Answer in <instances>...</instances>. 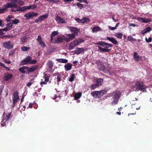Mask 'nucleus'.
<instances>
[{
	"mask_svg": "<svg viewBox=\"0 0 152 152\" xmlns=\"http://www.w3.org/2000/svg\"><path fill=\"white\" fill-rule=\"evenodd\" d=\"M96 45H101L104 48H102L100 46H98L99 50L104 52H109L111 49H108L110 47H112L113 45L111 44H109L104 42H97L95 44Z\"/></svg>",
	"mask_w": 152,
	"mask_h": 152,
	"instance_id": "obj_1",
	"label": "nucleus"
},
{
	"mask_svg": "<svg viewBox=\"0 0 152 152\" xmlns=\"http://www.w3.org/2000/svg\"><path fill=\"white\" fill-rule=\"evenodd\" d=\"M135 86L136 90L138 91H140L142 92H145L146 91V87L142 81L139 80L137 81Z\"/></svg>",
	"mask_w": 152,
	"mask_h": 152,
	"instance_id": "obj_2",
	"label": "nucleus"
},
{
	"mask_svg": "<svg viewBox=\"0 0 152 152\" xmlns=\"http://www.w3.org/2000/svg\"><path fill=\"white\" fill-rule=\"evenodd\" d=\"M121 96V93L119 91H114L112 94V96L113 99L111 102L112 104H116L118 103L119 99Z\"/></svg>",
	"mask_w": 152,
	"mask_h": 152,
	"instance_id": "obj_3",
	"label": "nucleus"
},
{
	"mask_svg": "<svg viewBox=\"0 0 152 152\" xmlns=\"http://www.w3.org/2000/svg\"><path fill=\"white\" fill-rule=\"evenodd\" d=\"M19 99L18 91H15L13 94L12 107L13 108L15 106V104Z\"/></svg>",
	"mask_w": 152,
	"mask_h": 152,
	"instance_id": "obj_4",
	"label": "nucleus"
},
{
	"mask_svg": "<svg viewBox=\"0 0 152 152\" xmlns=\"http://www.w3.org/2000/svg\"><path fill=\"white\" fill-rule=\"evenodd\" d=\"M11 2L12 3L13 6V8H17L18 6L17 4L20 6L23 5L24 4V1L22 0H11Z\"/></svg>",
	"mask_w": 152,
	"mask_h": 152,
	"instance_id": "obj_5",
	"label": "nucleus"
},
{
	"mask_svg": "<svg viewBox=\"0 0 152 152\" xmlns=\"http://www.w3.org/2000/svg\"><path fill=\"white\" fill-rule=\"evenodd\" d=\"M38 15V13L34 12H30L27 13H26L24 16V17L26 18V20H28L30 19H33L34 17L37 16Z\"/></svg>",
	"mask_w": 152,
	"mask_h": 152,
	"instance_id": "obj_6",
	"label": "nucleus"
},
{
	"mask_svg": "<svg viewBox=\"0 0 152 152\" xmlns=\"http://www.w3.org/2000/svg\"><path fill=\"white\" fill-rule=\"evenodd\" d=\"M68 28L70 31L75 36L78 35V33L80 31V29L76 27H68Z\"/></svg>",
	"mask_w": 152,
	"mask_h": 152,
	"instance_id": "obj_7",
	"label": "nucleus"
},
{
	"mask_svg": "<svg viewBox=\"0 0 152 152\" xmlns=\"http://www.w3.org/2000/svg\"><path fill=\"white\" fill-rule=\"evenodd\" d=\"M2 45L5 48L8 49H12L13 47V45L11 44L10 41L4 42Z\"/></svg>",
	"mask_w": 152,
	"mask_h": 152,
	"instance_id": "obj_8",
	"label": "nucleus"
},
{
	"mask_svg": "<svg viewBox=\"0 0 152 152\" xmlns=\"http://www.w3.org/2000/svg\"><path fill=\"white\" fill-rule=\"evenodd\" d=\"M30 7H28V6H25L22 7H18L16 10V11H18V12L21 11L22 12H24L26 11V10H30Z\"/></svg>",
	"mask_w": 152,
	"mask_h": 152,
	"instance_id": "obj_9",
	"label": "nucleus"
},
{
	"mask_svg": "<svg viewBox=\"0 0 152 152\" xmlns=\"http://www.w3.org/2000/svg\"><path fill=\"white\" fill-rule=\"evenodd\" d=\"M48 14L46 13L45 15L41 16L39 17L38 19H36L35 20V22L36 23L38 22H41L45 19L47 18L48 17Z\"/></svg>",
	"mask_w": 152,
	"mask_h": 152,
	"instance_id": "obj_10",
	"label": "nucleus"
},
{
	"mask_svg": "<svg viewBox=\"0 0 152 152\" xmlns=\"http://www.w3.org/2000/svg\"><path fill=\"white\" fill-rule=\"evenodd\" d=\"M75 36L73 34H68L66 35V37L65 39V40L66 42H69L75 38Z\"/></svg>",
	"mask_w": 152,
	"mask_h": 152,
	"instance_id": "obj_11",
	"label": "nucleus"
},
{
	"mask_svg": "<svg viewBox=\"0 0 152 152\" xmlns=\"http://www.w3.org/2000/svg\"><path fill=\"white\" fill-rule=\"evenodd\" d=\"M13 77V75L8 72L5 73L3 76V79L5 81H7L11 79Z\"/></svg>",
	"mask_w": 152,
	"mask_h": 152,
	"instance_id": "obj_12",
	"label": "nucleus"
},
{
	"mask_svg": "<svg viewBox=\"0 0 152 152\" xmlns=\"http://www.w3.org/2000/svg\"><path fill=\"white\" fill-rule=\"evenodd\" d=\"M76 50L74 51L73 52L74 54H79L82 52H84L85 51V50L83 48H77Z\"/></svg>",
	"mask_w": 152,
	"mask_h": 152,
	"instance_id": "obj_13",
	"label": "nucleus"
},
{
	"mask_svg": "<svg viewBox=\"0 0 152 152\" xmlns=\"http://www.w3.org/2000/svg\"><path fill=\"white\" fill-rule=\"evenodd\" d=\"M6 28H2L1 30L3 31H9L12 29V27L13 26V24L12 23H8L6 25Z\"/></svg>",
	"mask_w": 152,
	"mask_h": 152,
	"instance_id": "obj_14",
	"label": "nucleus"
},
{
	"mask_svg": "<svg viewBox=\"0 0 152 152\" xmlns=\"http://www.w3.org/2000/svg\"><path fill=\"white\" fill-rule=\"evenodd\" d=\"M78 44V42H77V39L74 41L70 43L69 47V49L71 50L73 49Z\"/></svg>",
	"mask_w": 152,
	"mask_h": 152,
	"instance_id": "obj_15",
	"label": "nucleus"
},
{
	"mask_svg": "<svg viewBox=\"0 0 152 152\" xmlns=\"http://www.w3.org/2000/svg\"><path fill=\"white\" fill-rule=\"evenodd\" d=\"M31 59V58L30 56H27L26 58L21 61V64L23 65L28 64L29 62H30Z\"/></svg>",
	"mask_w": 152,
	"mask_h": 152,
	"instance_id": "obj_16",
	"label": "nucleus"
},
{
	"mask_svg": "<svg viewBox=\"0 0 152 152\" xmlns=\"http://www.w3.org/2000/svg\"><path fill=\"white\" fill-rule=\"evenodd\" d=\"M107 39L112 43L113 44L117 45L118 44V42L117 40L114 37H107Z\"/></svg>",
	"mask_w": 152,
	"mask_h": 152,
	"instance_id": "obj_17",
	"label": "nucleus"
},
{
	"mask_svg": "<svg viewBox=\"0 0 152 152\" xmlns=\"http://www.w3.org/2000/svg\"><path fill=\"white\" fill-rule=\"evenodd\" d=\"M56 20L58 23H66V21L64 18H61L58 15L56 17Z\"/></svg>",
	"mask_w": 152,
	"mask_h": 152,
	"instance_id": "obj_18",
	"label": "nucleus"
},
{
	"mask_svg": "<svg viewBox=\"0 0 152 152\" xmlns=\"http://www.w3.org/2000/svg\"><path fill=\"white\" fill-rule=\"evenodd\" d=\"M54 76H57L56 78L57 79V82L58 85L59 84V82L61 80V76L58 72H56L53 74Z\"/></svg>",
	"mask_w": 152,
	"mask_h": 152,
	"instance_id": "obj_19",
	"label": "nucleus"
},
{
	"mask_svg": "<svg viewBox=\"0 0 152 152\" xmlns=\"http://www.w3.org/2000/svg\"><path fill=\"white\" fill-rule=\"evenodd\" d=\"M14 6L13 5L12 2H11V1L10 3H8L7 4L4 5L3 6V8L4 9V10L7 8H13Z\"/></svg>",
	"mask_w": 152,
	"mask_h": 152,
	"instance_id": "obj_20",
	"label": "nucleus"
},
{
	"mask_svg": "<svg viewBox=\"0 0 152 152\" xmlns=\"http://www.w3.org/2000/svg\"><path fill=\"white\" fill-rule=\"evenodd\" d=\"M72 66V64L70 63H67L64 65V67L66 71L70 70Z\"/></svg>",
	"mask_w": 152,
	"mask_h": 152,
	"instance_id": "obj_21",
	"label": "nucleus"
},
{
	"mask_svg": "<svg viewBox=\"0 0 152 152\" xmlns=\"http://www.w3.org/2000/svg\"><path fill=\"white\" fill-rule=\"evenodd\" d=\"M38 68L37 66H34L26 70V71L28 73L32 72L37 69Z\"/></svg>",
	"mask_w": 152,
	"mask_h": 152,
	"instance_id": "obj_22",
	"label": "nucleus"
},
{
	"mask_svg": "<svg viewBox=\"0 0 152 152\" xmlns=\"http://www.w3.org/2000/svg\"><path fill=\"white\" fill-rule=\"evenodd\" d=\"M28 67L26 66H23L20 68L19 69V71L23 73H26V70L28 69Z\"/></svg>",
	"mask_w": 152,
	"mask_h": 152,
	"instance_id": "obj_23",
	"label": "nucleus"
},
{
	"mask_svg": "<svg viewBox=\"0 0 152 152\" xmlns=\"http://www.w3.org/2000/svg\"><path fill=\"white\" fill-rule=\"evenodd\" d=\"M98 91H94L91 92V94L95 98H99Z\"/></svg>",
	"mask_w": 152,
	"mask_h": 152,
	"instance_id": "obj_24",
	"label": "nucleus"
},
{
	"mask_svg": "<svg viewBox=\"0 0 152 152\" xmlns=\"http://www.w3.org/2000/svg\"><path fill=\"white\" fill-rule=\"evenodd\" d=\"M56 60L59 62L63 63H66L68 62V60L67 59L64 58H57L56 59Z\"/></svg>",
	"mask_w": 152,
	"mask_h": 152,
	"instance_id": "obj_25",
	"label": "nucleus"
},
{
	"mask_svg": "<svg viewBox=\"0 0 152 152\" xmlns=\"http://www.w3.org/2000/svg\"><path fill=\"white\" fill-rule=\"evenodd\" d=\"M104 80L102 78H99L97 79L96 81V83L99 86H101Z\"/></svg>",
	"mask_w": 152,
	"mask_h": 152,
	"instance_id": "obj_26",
	"label": "nucleus"
},
{
	"mask_svg": "<svg viewBox=\"0 0 152 152\" xmlns=\"http://www.w3.org/2000/svg\"><path fill=\"white\" fill-rule=\"evenodd\" d=\"M151 30V28L148 27L143 29L141 32L142 34H144L148 32H149Z\"/></svg>",
	"mask_w": 152,
	"mask_h": 152,
	"instance_id": "obj_27",
	"label": "nucleus"
},
{
	"mask_svg": "<svg viewBox=\"0 0 152 152\" xmlns=\"http://www.w3.org/2000/svg\"><path fill=\"white\" fill-rule=\"evenodd\" d=\"M47 64L48 66V68L50 69H51L53 66V63L51 60H49Z\"/></svg>",
	"mask_w": 152,
	"mask_h": 152,
	"instance_id": "obj_28",
	"label": "nucleus"
},
{
	"mask_svg": "<svg viewBox=\"0 0 152 152\" xmlns=\"http://www.w3.org/2000/svg\"><path fill=\"white\" fill-rule=\"evenodd\" d=\"M123 35V34L122 33L119 32L116 33L114 35V36L120 39H121L122 38Z\"/></svg>",
	"mask_w": 152,
	"mask_h": 152,
	"instance_id": "obj_29",
	"label": "nucleus"
},
{
	"mask_svg": "<svg viewBox=\"0 0 152 152\" xmlns=\"http://www.w3.org/2000/svg\"><path fill=\"white\" fill-rule=\"evenodd\" d=\"M64 41V39L61 38V37H58L57 38V39L55 40L56 43H61Z\"/></svg>",
	"mask_w": 152,
	"mask_h": 152,
	"instance_id": "obj_30",
	"label": "nucleus"
},
{
	"mask_svg": "<svg viewBox=\"0 0 152 152\" xmlns=\"http://www.w3.org/2000/svg\"><path fill=\"white\" fill-rule=\"evenodd\" d=\"M81 93H77L76 94L74 95V98L75 100H77L79 99L81 96Z\"/></svg>",
	"mask_w": 152,
	"mask_h": 152,
	"instance_id": "obj_31",
	"label": "nucleus"
},
{
	"mask_svg": "<svg viewBox=\"0 0 152 152\" xmlns=\"http://www.w3.org/2000/svg\"><path fill=\"white\" fill-rule=\"evenodd\" d=\"M99 86L96 83L95 84L91 85L90 89L91 90H94Z\"/></svg>",
	"mask_w": 152,
	"mask_h": 152,
	"instance_id": "obj_32",
	"label": "nucleus"
},
{
	"mask_svg": "<svg viewBox=\"0 0 152 152\" xmlns=\"http://www.w3.org/2000/svg\"><path fill=\"white\" fill-rule=\"evenodd\" d=\"M134 58L136 59L135 60L138 61L139 60V58H140V57L138 55V53L136 52H134Z\"/></svg>",
	"mask_w": 152,
	"mask_h": 152,
	"instance_id": "obj_33",
	"label": "nucleus"
},
{
	"mask_svg": "<svg viewBox=\"0 0 152 152\" xmlns=\"http://www.w3.org/2000/svg\"><path fill=\"white\" fill-rule=\"evenodd\" d=\"M58 34V32L57 31H54L52 33L51 36V40H52L53 37Z\"/></svg>",
	"mask_w": 152,
	"mask_h": 152,
	"instance_id": "obj_34",
	"label": "nucleus"
},
{
	"mask_svg": "<svg viewBox=\"0 0 152 152\" xmlns=\"http://www.w3.org/2000/svg\"><path fill=\"white\" fill-rule=\"evenodd\" d=\"M21 44H24L26 42L27 39L26 36H24L22 37L20 39Z\"/></svg>",
	"mask_w": 152,
	"mask_h": 152,
	"instance_id": "obj_35",
	"label": "nucleus"
},
{
	"mask_svg": "<svg viewBox=\"0 0 152 152\" xmlns=\"http://www.w3.org/2000/svg\"><path fill=\"white\" fill-rule=\"evenodd\" d=\"M89 19L87 17H83L82 19V23H85L88 22L90 21Z\"/></svg>",
	"mask_w": 152,
	"mask_h": 152,
	"instance_id": "obj_36",
	"label": "nucleus"
},
{
	"mask_svg": "<svg viewBox=\"0 0 152 152\" xmlns=\"http://www.w3.org/2000/svg\"><path fill=\"white\" fill-rule=\"evenodd\" d=\"M11 113H10L8 114L5 117L4 119L6 121H7L9 120L10 118L11 115Z\"/></svg>",
	"mask_w": 152,
	"mask_h": 152,
	"instance_id": "obj_37",
	"label": "nucleus"
},
{
	"mask_svg": "<svg viewBox=\"0 0 152 152\" xmlns=\"http://www.w3.org/2000/svg\"><path fill=\"white\" fill-rule=\"evenodd\" d=\"M75 74H73L71 75L70 77L69 78V80L70 82H72L74 80V79H75Z\"/></svg>",
	"mask_w": 152,
	"mask_h": 152,
	"instance_id": "obj_38",
	"label": "nucleus"
},
{
	"mask_svg": "<svg viewBox=\"0 0 152 152\" xmlns=\"http://www.w3.org/2000/svg\"><path fill=\"white\" fill-rule=\"evenodd\" d=\"M99 69L101 71L106 72L105 66L104 65L101 64L100 65Z\"/></svg>",
	"mask_w": 152,
	"mask_h": 152,
	"instance_id": "obj_39",
	"label": "nucleus"
},
{
	"mask_svg": "<svg viewBox=\"0 0 152 152\" xmlns=\"http://www.w3.org/2000/svg\"><path fill=\"white\" fill-rule=\"evenodd\" d=\"M30 49V47H27L26 46H23L21 48V50L24 52L27 51V50H29Z\"/></svg>",
	"mask_w": 152,
	"mask_h": 152,
	"instance_id": "obj_40",
	"label": "nucleus"
},
{
	"mask_svg": "<svg viewBox=\"0 0 152 152\" xmlns=\"http://www.w3.org/2000/svg\"><path fill=\"white\" fill-rule=\"evenodd\" d=\"M100 29V28L98 26L95 27L93 28L92 31L95 32L98 31Z\"/></svg>",
	"mask_w": 152,
	"mask_h": 152,
	"instance_id": "obj_41",
	"label": "nucleus"
},
{
	"mask_svg": "<svg viewBox=\"0 0 152 152\" xmlns=\"http://www.w3.org/2000/svg\"><path fill=\"white\" fill-rule=\"evenodd\" d=\"M128 41H136V40L135 39H134L132 38L131 36H128Z\"/></svg>",
	"mask_w": 152,
	"mask_h": 152,
	"instance_id": "obj_42",
	"label": "nucleus"
},
{
	"mask_svg": "<svg viewBox=\"0 0 152 152\" xmlns=\"http://www.w3.org/2000/svg\"><path fill=\"white\" fill-rule=\"evenodd\" d=\"M151 19L144 18L143 23H149L150 22H151Z\"/></svg>",
	"mask_w": 152,
	"mask_h": 152,
	"instance_id": "obj_43",
	"label": "nucleus"
},
{
	"mask_svg": "<svg viewBox=\"0 0 152 152\" xmlns=\"http://www.w3.org/2000/svg\"><path fill=\"white\" fill-rule=\"evenodd\" d=\"M12 21V24H16L19 22V20L18 19H15Z\"/></svg>",
	"mask_w": 152,
	"mask_h": 152,
	"instance_id": "obj_44",
	"label": "nucleus"
},
{
	"mask_svg": "<svg viewBox=\"0 0 152 152\" xmlns=\"http://www.w3.org/2000/svg\"><path fill=\"white\" fill-rule=\"evenodd\" d=\"M7 121H6L4 120H3L1 122V125L2 127H3L6 126V122Z\"/></svg>",
	"mask_w": 152,
	"mask_h": 152,
	"instance_id": "obj_45",
	"label": "nucleus"
},
{
	"mask_svg": "<svg viewBox=\"0 0 152 152\" xmlns=\"http://www.w3.org/2000/svg\"><path fill=\"white\" fill-rule=\"evenodd\" d=\"M37 41L38 42L39 44L42 42V37L41 36H40V35L38 36L37 38Z\"/></svg>",
	"mask_w": 152,
	"mask_h": 152,
	"instance_id": "obj_46",
	"label": "nucleus"
},
{
	"mask_svg": "<svg viewBox=\"0 0 152 152\" xmlns=\"http://www.w3.org/2000/svg\"><path fill=\"white\" fill-rule=\"evenodd\" d=\"M14 18V17L13 16H11L10 15H9L7 17V18L6 19V20H7V22H9L11 20V19L12 18Z\"/></svg>",
	"mask_w": 152,
	"mask_h": 152,
	"instance_id": "obj_47",
	"label": "nucleus"
},
{
	"mask_svg": "<svg viewBox=\"0 0 152 152\" xmlns=\"http://www.w3.org/2000/svg\"><path fill=\"white\" fill-rule=\"evenodd\" d=\"M77 6L80 9H82L83 7V5L79 3H77L76 4Z\"/></svg>",
	"mask_w": 152,
	"mask_h": 152,
	"instance_id": "obj_48",
	"label": "nucleus"
},
{
	"mask_svg": "<svg viewBox=\"0 0 152 152\" xmlns=\"http://www.w3.org/2000/svg\"><path fill=\"white\" fill-rule=\"evenodd\" d=\"M137 19L138 21L141 23H142L143 22L144 18L139 17L137 18Z\"/></svg>",
	"mask_w": 152,
	"mask_h": 152,
	"instance_id": "obj_49",
	"label": "nucleus"
},
{
	"mask_svg": "<svg viewBox=\"0 0 152 152\" xmlns=\"http://www.w3.org/2000/svg\"><path fill=\"white\" fill-rule=\"evenodd\" d=\"M0 66H1L6 69L7 70H10V68L9 67H6L4 64H3V63H0Z\"/></svg>",
	"mask_w": 152,
	"mask_h": 152,
	"instance_id": "obj_50",
	"label": "nucleus"
},
{
	"mask_svg": "<svg viewBox=\"0 0 152 152\" xmlns=\"http://www.w3.org/2000/svg\"><path fill=\"white\" fill-rule=\"evenodd\" d=\"M4 88V86L2 85L0 86V96L1 95L2 92Z\"/></svg>",
	"mask_w": 152,
	"mask_h": 152,
	"instance_id": "obj_51",
	"label": "nucleus"
},
{
	"mask_svg": "<svg viewBox=\"0 0 152 152\" xmlns=\"http://www.w3.org/2000/svg\"><path fill=\"white\" fill-rule=\"evenodd\" d=\"M102 96L104 94H106L107 93V91L104 90H102L99 91Z\"/></svg>",
	"mask_w": 152,
	"mask_h": 152,
	"instance_id": "obj_52",
	"label": "nucleus"
},
{
	"mask_svg": "<svg viewBox=\"0 0 152 152\" xmlns=\"http://www.w3.org/2000/svg\"><path fill=\"white\" fill-rule=\"evenodd\" d=\"M15 51V50H13L10 51L9 53V56H12L14 53Z\"/></svg>",
	"mask_w": 152,
	"mask_h": 152,
	"instance_id": "obj_53",
	"label": "nucleus"
},
{
	"mask_svg": "<svg viewBox=\"0 0 152 152\" xmlns=\"http://www.w3.org/2000/svg\"><path fill=\"white\" fill-rule=\"evenodd\" d=\"M28 7H30V9H35L37 8V5H30L29 6H28Z\"/></svg>",
	"mask_w": 152,
	"mask_h": 152,
	"instance_id": "obj_54",
	"label": "nucleus"
},
{
	"mask_svg": "<svg viewBox=\"0 0 152 152\" xmlns=\"http://www.w3.org/2000/svg\"><path fill=\"white\" fill-rule=\"evenodd\" d=\"M39 44L41 46L42 48H44L45 46V43L44 42H43V41L42 42Z\"/></svg>",
	"mask_w": 152,
	"mask_h": 152,
	"instance_id": "obj_55",
	"label": "nucleus"
},
{
	"mask_svg": "<svg viewBox=\"0 0 152 152\" xmlns=\"http://www.w3.org/2000/svg\"><path fill=\"white\" fill-rule=\"evenodd\" d=\"M75 20L77 22L79 23H82L83 22L82 19L81 20L78 18H75Z\"/></svg>",
	"mask_w": 152,
	"mask_h": 152,
	"instance_id": "obj_56",
	"label": "nucleus"
},
{
	"mask_svg": "<svg viewBox=\"0 0 152 152\" xmlns=\"http://www.w3.org/2000/svg\"><path fill=\"white\" fill-rule=\"evenodd\" d=\"M145 41L148 43L151 42L152 41V38L150 37L148 38V39L147 38L145 39Z\"/></svg>",
	"mask_w": 152,
	"mask_h": 152,
	"instance_id": "obj_57",
	"label": "nucleus"
},
{
	"mask_svg": "<svg viewBox=\"0 0 152 152\" xmlns=\"http://www.w3.org/2000/svg\"><path fill=\"white\" fill-rule=\"evenodd\" d=\"M77 42H78V44L80 43L81 42H82L84 40L82 39H77Z\"/></svg>",
	"mask_w": 152,
	"mask_h": 152,
	"instance_id": "obj_58",
	"label": "nucleus"
},
{
	"mask_svg": "<svg viewBox=\"0 0 152 152\" xmlns=\"http://www.w3.org/2000/svg\"><path fill=\"white\" fill-rule=\"evenodd\" d=\"M37 62V61L35 60H31L30 61V62H29V64H35Z\"/></svg>",
	"mask_w": 152,
	"mask_h": 152,
	"instance_id": "obj_59",
	"label": "nucleus"
},
{
	"mask_svg": "<svg viewBox=\"0 0 152 152\" xmlns=\"http://www.w3.org/2000/svg\"><path fill=\"white\" fill-rule=\"evenodd\" d=\"M109 29L111 30H113V31L116 29V27H112L111 26H109Z\"/></svg>",
	"mask_w": 152,
	"mask_h": 152,
	"instance_id": "obj_60",
	"label": "nucleus"
},
{
	"mask_svg": "<svg viewBox=\"0 0 152 152\" xmlns=\"http://www.w3.org/2000/svg\"><path fill=\"white\" fill-rule=\"evenodd\" d=\"M4 26V24H2V20L1 19H0V26L3 27Z\"/></svg>",
	"mask_w": 152,
	"mask_h": 152,
	"instance_id": "obj_61",
	"label": "nucleus"
},
{
	"mask_svg": "<svg viewBox=\"0 0 152 152\" xmlns=\"http://www.w3.org/2000/svg\"><path fill=\"white\" fill-rule=\"evenodd\" d=\"M47 83H46V82L45 81L42 82H41L40 83V84L41 86H42V85H45V84H47Z\"/></svg>",
	"mask_w": 152,
	"mask_h": 152,
	"instance_id": "obj_62",
	"label": "nucleus"
},
{
	"mask_svg": "<svg viewBox=\"0 0 152 152\" xmlns=\"http://www.w3.org/2000/svg\"><path fill=\"white\" fill-rule=\"evenodd\" d=\"M33 83L31 82H29L26 84V86L28 87H30Z\"/></svg>",
	"mask_w": 152,
	"mask_h": 152,
	"instance_id": "obj_63",
	"label": "nucleus"
},
{
	"mask_svg": "<svg viewBox=\"0 0 152 152\" xmlns=\"http://www.w3.org/2000/svg\"><path fill=\"white\" fill-rule=\"evenodd\" d=\"M49 80V77H45V81L46 83H47Z\"/></svg>",
	"mask_w": 152,
	"mask_h": 152,
	"instance_id": "obj_64",
	"label": "nucleus"
}]
</instances>
